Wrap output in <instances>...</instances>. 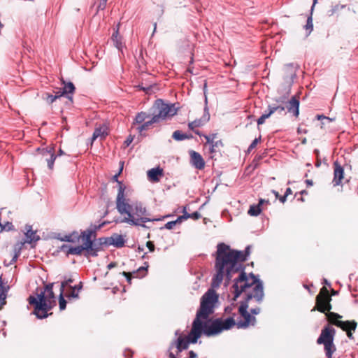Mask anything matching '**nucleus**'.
Masks as SVG:
<instances>
[{"label": "nucleus", "instance_id": "nucleus-12", "mask_svg": "<svg viewBox=\"0 0 358 358\" xmlns=\"http://www.w3.org/2000/svg\"><path fill=\"white\" fill-rule=\"evenodd\" d=\"M191 162L192 165L197 169H203L205 166V162L201 155L195 152H190Z\"/></svg>", "mask_w": 358, "mask_h": 358}, {"label": "nucleus", "instance_id": "nucleus-8", "mask_svg": "<svg viewBox=\"0 0 358 358\" xmlns=\"http://www.w3.org/2000/svg\"><path fill=\"white\" fill-rule=\"evenodd\" d=\"M330 301L329 291L325 287H322L316 298L317 310L322 313L329 311L331 308Z\"/></svg>", "mask_w": 358, "mask_h": 358}, {"label": "nucleus", "instance_id": "nucleus-32", "mask_svg": "<svg viewBox=\"0 0 358 358\" xmlns=\"http://www.w3.org/2000/svg\"><path fill=\"white\" fill-rule=\"evenodd\" d=\"M180 221H178V219L175 221H171V222H167L166 224H165V228L167 229H172L173 228V227L177 224V223H179Z\"/></svg>", "mask_w": 358, "mask_h": 358}, {"label": "nucleus", "instance_id": "nucleus-27", "mask_svg": "<svg viewBox=\"0 0 358 358\" xmlns=\"http://www.w3.org/2000/svg\"><path fill=\"white\" fill-rule=\"evenodd\" d=\"M173 138L177 141H181L186 138V136L180 131H175L173 134Z\"/></svg>", "mask_w": 358, "mask_h": 358}, {"label": "nucleus", "instance_id": "nucleus-7", "mask_svg": "<svg viewBox=\"0 0 358 358\" xmlns=\"http://www.w3.org/2000/svg\"><path fill=\"white\" fill-rule=\"evenodd\" d=\"M326 315L330 323L337 326L338 327H340L343 331H345L347 332V336L350 338H352V334L351 331H355L357 328V322L355 321H341L338 319L341 318L342 316L332 312L326 313Z\"/></svg>", "mask_w": 358, "mask_h": 358}, {"label": "nucleus", "instance_id": "nucleus-57", "mask_svg": "<svg viewBox=\"0 0 358 358\" xmlns=\"http://www.w3.org/2000/svg\"><path fill=\"white\" fill-rule=\"evenodd\" d=\"M103 3H106L108 0H101Z\"/></svg>", "mask_w": 358, "mask_h": 358}, {"label": "nucleus", "instance_id": "nucleus-6", "mask_svg": "<svg viewBox=\"0 0 358 358\" xmlns=\"http://www.w3.org/2000/svg\"><path fill=\"white\" fill-rule=\"evenodd\" d=\"M334 334L335 329L331 326H327L322 330L321 334L317 341L318 344H323L324 345L326 355L328 358L331 357L332 354L336 350L333 343Z\"/></svg>", "mask_w": 358, "mask_h": 358}, {"label": "nucleus", "instance_id": "nucleus-13", "mask_svg": "<svg viewBox=\"0 0 358 358\" xmlns=\"http://www.w3.org/2000/svg\"><path fill=\"white\" fill-rule=\"evenodd\" d=\"M147 176L150 181L154 182H159L163 176V170L159 167L151 169L148 171Z\"/></svg>", "mask_w": 358, "mask_h": 358}, {"label": "nucleus", "instance_id": "nucleus-53", "mask_svg": "<svg viewBox=\"0 0 358 358\" xmlns=\"http://www.w3.org/2000/svg\"><path fill=\"white\" fill-rule=\"evenodd\" d=\"M64 154V152L60 149L59 151V155H62Z\"/></svg>", "mask_w": 358, "mask_h": 358}, {"label": "nucleus", "instance_id": "nucleus-54", "mask_svg": "<svg viewBox=\"0 0 358 358\" xmlns=\"http://www.w3.org/2000/svg\"><path fill=\"white\" fill-rule=\"evenodd\" d=\"M324 124H326V122H322V125H321V128H322V129L323 128V125H324Z\"/></svg>", "mask_w": 358, "mask_h": 358}, {"label": "nucleus", "instance_id": "nucleus-9", "mask_svg": "<svg viewBox=\"0 0 358 358\" xmlns=\"http://www.w3.org/2000/svg\"><path fill=\"white\" fill-rule=\"evenodd\" d=\"M41 155V159L45 161L48 164V167L52 170L54 166V162L57 157L55 154V150L53 148H46L43 149H38Z\"/></svg>", "mask_w": 358, "mask_h": 358}, {"label": "nucleus", "instance_id": "nucleus-14", "mask_svg": "<svg viewBox=\"0 0 358 358\" xmlns=\"http://www.w3.org/2000/svg\"><path fill=\"white\" fill-rule=\"evenodd\" d=\"M334 185H339L341 182L342 179L343 178L344 171L341 165L338 164V162H334Z\"/></svg>", "mask_w": 358, "mask_h": 358}, {"label": "nucleus", "instance_id": "nucleus-19", "mask_svg": "<svg viewBox=\"0 0 358 358\" xmlns=\"http://www.w3.org/2000/svg\"><path fill=\"white\" fill-rule=\"evenodd\" d=\"M112 41L118 50H122V43L121 42V38L118 34V28L112 36Z\"/></svg>", "mask_w": 358, "mask_h": 358}, {"label": "nucleus", "instance_id": "nucleus-33", "mask_svg": "<svg viewBox=\"0 0 358 358\" xmlns=\"http://www.w3.org/2000/svg\"><path fill=\"white\" fill-rule=\"evenodd\" d=\"M204 138L206 140V143L210 145L215 142L214 139L215 138V134H213L212 136H204Z\"/></svg>", "mask_w": 358, "mask_h": 358}, {"label": "nucleus", "instance_id": "nucleus-40", "mask_svg": "<svg viewBox=\"0 0 358 358\" xmlns=\"http://www.w3.org/2000/svg\"><path fill=\"white\" fill-rule=\"evenodd\" d=\"M106 3H103V1H102L101 0L99 6H98V8L100 9V10H103L106 7Z\"/></svg>", "mask_w": 358, "mask_h": 358}, {"label": "nucleus", "instance_id": "nucleus-26", "mask_svg": "<svg viewBox=\"0 0 358 358\" xmlns=\"http://www.w3.org/2000/svg\"><path fill=\"white\" fill-rule=\"evenodd\" d=\"M62 96V94L58 92L55 95L47 94L46 101L49 103H53L57 99Z\"/></svg>", "mask_w": 358, "mask_h": 358}, {"label": "nucleus", "instance_id": "nucleus-59", "mask_svg": "<svg viewBox=\"0 0 358 358\" xmlns=\"http://www.w3.org/2000/svg\"><path fill=\"white\" fill-rule=\"evenodd\" d=\"M178 334H179V331H177L176 332V335H178Z\"/></svg>", "mask_w": 358, "mask_h": 358}, {"label": "nucleus", "instance_id": "nucleus-38", "mask_svg": "<svg viewBox=\"0 0 358 358\" xmlns=\"http://www.w3.org/2000/svg\"><path fill=\"white\" fill-rule=\"evenodd\" d=\"M133 141V137H131V136H129L127 140L124 141V145L126 146H129L131 142Z\"/></svg>", "mask_w": 358, "mask_h": 358}, {"label": "nucleus", "instance_id": "nucleus-31", "mask_svg": "<svg viewBox=\"0 0 358 358\" xmlns=\"http://www.w3.org/2000/svg\"><path fill=\"white\" fill-rule=\"evenodd\" d=\"M72 282L73 279L71 278H69L68 280L63 281L61 284L60 291H62V292H64L65 287L69 286V284L71 283Z\"/></svg>", "mask_w": 358, "mask_h": 358}, {"label": "nucleus", "instance_id": "nucleus-21", "mask_svg": "<svg viewBox=\"0 0 358 358\" xmlns=\"http://www.w3.org/2000/svg\"><path fill=\"white\" fill-rule=\"evenodd\" d=\"M75 90V87L72 83H68L66 84L63 88V91L62 92H59V94L62 96L67 94H72Z\"/></svg>", "mask_w": 358, "mask_h": 358}, {"label": "nucleus", "instance_id": "nucleus-18", "mask_svg": "<svg viewBox=\"0 0 358 358\" xmlns=\"http://www.w3.org/2000/svg\"><path fill=\"white\" fill-rule=\"evenodd\" d=\"M150 119L151 118H150V115H148L145 112H141V113H138L137 115L136 116V118H135L134 122V124H141L143 122H145L148 120H150Z\"/></svg>", "mask_w": 358, "mask_h": 358}, {"label": "nucleus", "instance_id": "nucleus-30", "mask_svg": "<svg viewBox=\"0 0 358 358\" xmlns=\"http://www.w3.org/2000/svg\"><path fill=\"white\" fill-rule=\"evenodd\" d=\"M260 141L261 136H259V138H256L249 146L248 151L250 152L252 149H254L257 146V145L260 142Z\"/></svg>", "mask_w": 358, "mask_h": 358}, {"label": "nucleus", "instance_id": "nucleus-5", "mask_svg": "<svg viewBox=\"0 0 358 358\" xmlns=\"http://www.w3.org/2000/svg\"><path fill=\"white\" fill-rule=\"evenodd\" d=\"M176 108L173 105H169L164 103L162 100H157L154 105V111L151 119L138 126L136 129L141 133L143 131L148 129L153 123L172 117L176 114Z\"/></svg>", "mask_w": 358, "mask_h": 358}, {"label": "nucleus", "instance_id": "nucleus-15", "mask_svg": "<svg viewBox=\"0 0 358 358\" xmlns=\"http://www.w3.org/2000/svg\"><path fill=\"white\" fill-rule=\"evenodd\" d=\"M287 110L289 113H292L296 117L299 114V101L296 96H293L289 101Z\"/></svg>", "mask_w": 358, "mask_h": 358}, {"label": "nucleus", "instance_id": "nucleus-16", "mask_svg": "<svg viewBox=\"0 0 358 358\" xmlns=\"http://www.w3.org/2000/svg\"><path fill=\"white\" fill-rule=\"evenodd\" d=\"M108 135V127L106 125L103 124L99 127L95 129L93 136L92 141L96 140L99 138L101 140L104 138L106 136Z\"/></svg>", "mask_w": 358, "mask_h": 358}, {"label": "nucleus", "instance_id": "nucleus-23", "mask_svg": "<svg viewBox=\"0 0 358 358\" xmlns=\"http://www.w3.org/2000/svg\"><path fill=\"white\" fill-rule=\"evenodd\" d=\"M0 227L1 228V230L4 231H10L13 229V225L11 222L8 221H3L1 220V217H0Z\"/></svg>", "mask_w": 358, "mask_h": 358}, {"label": "nucleus", "instance_id": "nucleus-42", "mask_svg": "<svg viewBox=\"0 0 358 358\" xmlns=\"http://www.w3.org/2000/svg\"><path fill=\"white\" fill-rule=\"evenodd\" d=\"M251 312H252V313H253L255 315H257L259 313L260 309L259 308H254V309L251 310Z\"/></svg>", "mask_w": 358, "mask_h": 358}, {"label": "nucleus", "instance_id": "nucleus-29", "mask_svg": "<svg viewBox=\"0 0 358 358\" xmlns=\"http://www.w3.org/2000/svg\"><path fill=\"white\" fill-rule=\"evenodd\" d=\"M77 287L70 286V289H71L70 293L68 294L69 297L72 298H78V292L76 290Z\"/></svg>", "mask_w": 358, "mask_h": 358}, {"label": "nucleus", "instance_id": "nucleus-41", "mask_svg": "<svg viewBox=\"0 0 358 358\" xmlns=\"http://www.w3.org/2000/svg\"><path fill=\"white\" fill-rule=\"evenodd\" d=\"M298 134H306L308 132L307 129H302L301 127H299L297 129Z\"/></svg>", "mask_w": 358, "mask_h": 358}, {"label": "nucleus", "instance_id": "nucleus-49", "mask_svg": "<svg viewBox=\"0 0 358 358\" xmlns=\"http://www.w3.org/2000/svg\"><path fill=\"white\" fill-rule=\"evenodd\" d=\"M317 0H313V4L311 8V11H313V8H314L315 5L317 3Z\"/></svg>", "mask_w": 358, "mask_h": 358}, {"label": "nucleus", "instance_id": "nucleus-24", "mask_svg": "<svg viewBox=\"0 0 358 358\" xmlns=\"http://www.w3.org/2000/svg\"><path fill=\"white\" fill-rule=\"evenodd\" d=\"M63 293L64 292H62V291H60L59 299V309L61 310H64L66 308V301L63 296Z\"/></svg>", "mask_w": 358, "mask_h": 358}, {"label": "nucleus", "instance_id": "nucleus-34", "mask_svg": "<svg viewBox=\"0 0 358 358\" xmlns=\"http://www.w3.org/2000/svg\"><path fill=\"white\" fill-rule=\"evenodd\" d=\"M316 118H317V120H325V121H327V122H332V121H333V119L329 118V117H326V116H324V115H317L316 116Z\"/></svg>", "mask_w": 358, "mask_h": 358}, {"label": "nucleus", "instance_id": "nucleus-46", "mask_svg": "<svg viewBox=\"0 0 358 358\" xmlns=\"http://www.w3.org/2000/svg\"><path fill=\"white\" fill-rule=\"evenodd\" d=\"M286 198L287 196H285V195H284L283 196H280L279 198L280 201L282 202V203H285V201H286Z\"/></svg>", "mask_w": 358, "mask_h": 358}, {"label": "nucleus", "instance_id": "nucleus-35", "mask_svg": "<svg viewBox=\"0 0 358 358\" xmlns=\"http://www.w3.org/2000/svg\"><path fill=\"white\" fill-rule=\"evenodd\" d=\"M190 217H191L190 214L185 212L183 215L178 217V221H180V222H181L182 220H186V219L190 218Z\"/></svg>", "mask_w": 358, "mask_h": 358}, {"label": "nucleus", "instance_id": "nucleus-43", "mask_svg": "<svg viewBox=\"0 0 358 358\" xmlns=\"http://www.w3.org/2000/svg\"><path fill=\"white\" fill-rule=\"evenodd\" d=\"M189 358H196V354L195 352H194L193 351H190L189 352Z\"/></svg>", "mask_w": 358, "mask_h": 358}, {"label": "nucleus", "instance_id": "nucleus-1", "mask_svg": "<svg viewBox=\"0 0 358 358\" xmlns=\"http://www.w3.org/2000/svg\"><path fill=\"white\" fill-rule=\"evenodd\" d=\"M245 259L243 252L233 250L224 243L218 244L215 261L216 273L212 280V287L217 288L220 285L224 277L229 280L233 273L239 272L231 289V292L234 295L231 300L236 301L241 294L245 295L246 301L243 302L238 308L240 315L244 320L236 323L231 317L224 320H215L213 322L208 320L218 299L215 291L209 289L201 298L200 309L197 312L189 334L185 338L179 336L176 342L171 345L170 350L175 346L178 352H180L188 348L189 343H196L202 333L210 336L218 334L223 330H228L234 325L239 329L255 324V317L247 312L248 301L252 299H255L257 301H261L264 296L263 286L252 273L247 274L243 271L242 262Z\"/></svg>", "mask_w": 358, "mask_h": 358}, {"label": "nucleus", "instance_id": "nucleus-11", "mask_svg": "<svg viewBox=\"0 0 358 358\" xmlns=\"http://www.w3.org/2000/svg\"><path fill=\"white\" fill-rule=\"evenodd\" d=\"M268 112L267 113L263 114L258 120H257V124L259 125L262 124L264 123L265 120L268 118L272 114H273L275 112H278L279 113H282L285 110V107L280 105L275 106V105H269L268 106Z\"/></svg>", "mask_w": 358, "mask_h": 358}, {"label": "nucleus", "instance_id": "nucleus-17", "mask_svg": "<svg viewBox=\"0 0 358 358\" xmlns=\"http://www.w3.org/2000/svg\"><path fill=\"white\" fill-rule=\"evenodd\" d=\"M8 290V287L6 286L3 284L1 281H0V310L2 309L3 306L6 304L7 292Z\"/></svg>", "mask_w": 358, "mask_h": 358}, {"label": "nucleus", "instance_id": "nucleus-22", "mask_svg": "<svg viewBox=\"0 0 358 358\" xmlns=\"http://www.w3.org/2000/svg\"><path fill=\"white\" fill-rule=\"evenodd\" d=\"M27 242L31 243L36 241L38 239V236L36 234V232L32 231L31 229H27L26 234Z\"/></svg>", "mask_w": 358, "mask_h": 358}, {"label": "nucleus", "instance_id": "nucleus-39", "mask_svg": "<svg viewBox=\"0 0 358 358\" xmlns=\"http://www.w3.org/2000/svg\"><path fill=\"white\" fill-rule=\"evenodd\" d=\"M122 274L127 278V281L130 283L131 280V274L130 273H127V272H123Z\"/></svg>", "mask_w": 358, "mask_h": 358}, {"label": "nucleus", "instance_id": "nucleus-50", "mask_svg": "<svg viewBox=\"0 0 358 358\" xmlns=\"http://www.w3.org/2000/svg\"><path fill=\"white\" fill-rule=\"evenodd\" d=\"M18 254L15 253L13 257V261H15L17 259Z\"/></svg>", "mask_w": 358, "mask_h": 358}, {"label": "nucleus", "instance_id": "nucleus-2", "mask_svg": "<svg viewBox=\"0 0 358 358\" xmlns=\"http://www.w3.org/2000/svg\"><path fill=\"white\" fill-rule=\"evenodd\" d=\"M94 234L92 231L87 230L83 231L80 236L75 234L66 236L65 241L69 242H74L77 238L78 242L80 243L77 246H69L66 252L68 255H80L85 252V255L95 257L97 252L101 249L103 244L113 245L116 248H122L125 243V236L114 234L111 236L106 238H100L98 241H93L94 238Z\"/></svg>", "mask_w": 358, "mask_h": 358}, {"label": "nucleus", "instance_id": "nucleus-58", "mask_svg": "<svg viewBox=\"0 0 358 358\" xmlns=\"http://www.w3.org/2000/svg\"><path fill=\"white\" fill-rule=\"evenodd\" d=\"M334 10H335L334 9L331 10V15H332L334 13Z\"/></svg>", "mask_w": 358, "mask_h": 358}, {"label": "nucleus", "instance_id": "nucleus-25", "mask_svg": "<svg viewBox=\"0 0 358 358\" xmlns=\"http://www.w3.org/2000/svg\"><path fill=\"white\" fill-rule=\"evenodd\" d=\"M313 28L312 16L308 17L307 23L305 25V29L308 31V35L310 34Z\"/></svg>", "mask_w": 358, "mask_h": 358}, {"label": "nucleus", "instance_id": "nucleus-48", "mask_svg": "<svg viewBox=\"0 0 358 358\" xmlns=\"http://www.w3.org/2000/svg\"><path fill=\"white\" fill-rule=\"evenodd\" d=\"M75 287H77L76 290L79 292V291L82 289V283L80 282L78 285H76Z\"/></svg>", "mask_w": 358, "mask_h": 358}, {"label": "nucleus", "instance_id": "nucleus-47", "mask_svg": "<svg viewBox=\"0 0 358 358\" xmlns=\"http://www.w3.org/2000/svg\"><path fill=\"white\" fill-rule=\"evenodd\" d=\"M169 358H176L174 354L171 352V350L169 349Z\"/></svg>", "mask_w": 358, "mask_h": 358}, {"label": "nucleus", "instance_id": "nucleus-44", "mask_svg": "<svg viewBox=\"0 0 358 358\" xmlns=\"http://www.w3.org/2000/svg\"><path fill=\"white\" fill-rule=\"evenodd\" d=\"M292 194V189L289 187L286 189V192H285V196H287L288 195L291 194Z\"/></svg>", "mask_w": 358, "mask_h": 358}, {"label": "nucleus", "instance_id": "nucleus-10", "mask_svg": "<svg viewBox=\"0 0 358 358\" xmlns=\"http://www.w3.org/2000/svg\"><path fill=\"white\" fill-rule=\"evenodd\" d=\"M206 84L204 85V95H205V103H206V106L204 108V114L201 119L196 120L189 123V128L192 130H194V129L203 126L210 119V115L208 113V108L206 106L208 99H207V96L206 94Z\"/></svg>", "mask_w": 358, "mask_h": 358}, {"label": "nucleus", "instance_id": "nucleus-51", "mask_svg": "<svg viewBox=\"0 0 358 358\" xmlns=\"http://www.w3.org/2000/svg\"><path fill=\"white\" fill-rule=\"evenodd\" d=\"M306 141H307L306 138H303V139H302L301 143H302L303 144H306Z\"/></svg>", "mask_w": 358, "mask_h": 358}, {"label": "nucleus", "instance_id": "nucleus-28", "mask_svg": "<svg viewBox=\"0 0 358 358\" xmlns=\"http://www.w3.org/2000/svg\"><path fill=\"white\" fill-rule=\"evenodd\" d=\"M222 145L221 141H217L213 142V143H211L210 145L209 150L211 153H214L216 152V148H218L220 145Z\"/></svg>", "mask_w": 358, "mask_h": 358}, {"label": "nucleus", "instance_id": "nucleus-3", "mask_svg": "<svg viewBox=\"0 0 358 358\" xmlns=\"http://www.w3.org/2000/svg\"><path fill=\"white\" fill-rule=\"evenodd\" d=\"M116 208L118 213L123 216L121 222L133 226L145 225L148 222L159 221L160 218H150L143 204L138 201H131L124 195V188L120 185L116 198Z\"/></svg>", "mask_w": 358, "mask_h": 358}, {"label": "nucleus", "instance_id": "nucleus-56", "mask_svg": "<svg viewBox=\"0 0 358 358\" xmlns=\"http://www.w3.org/2000/svg\"><path fill=\"white\" fill-rule=\"evenodd\" d=\"M145 270V268L144 267H141L138 269V271H144Z\"/></svg>", "mask_w": 358, "mask_h": 358}, {"label": "nucleus", "instance_id": "nucleus-36", "mask_svg": "<svg viewBox=\"0 0 358 358\" xmlns=\"http://www.w3.org/2000/svg\"><path fill=\"white\" fill-rule=\"evenodd\" d=\"M146 245H147V247L148 248V249H149V250H150V252H153V251H154V250H155V245H154V244H153V243H152V242H151V241H148V242H147V243H146Z\"/></svg>", "mask_w": 358, "mask_h": 358}, {"label": "nucleus", "instance_id": "nucleus-4", "mask_svg": "<svg viewBox=\"0 0 358 358\" xmlns=\"http://www.w3.org/2000/svg\"><path fill=\"white\" fill-rule=\"evenodd\" d=\"M52 287L53 284H49L36 297L31 296L29 298V303L35 306L34 314L38 318L46 317L48 310L55 303Z\"/></svg>", "mask_w": 358, "mask_h": 358}, {"label": "nucleus", "instance_id": "nucleus-45", "mask_svg": "<svg viewBox=\"0 0 358 358\" xmlns=\"http://www.w3.org/2000/svg\"><path fill=\"white\" fill-rule=\"evenodd\" d=\"M306 183L308 186H312L313 185V182L311 180H306Z\"/></svg>", "mask_w": 358, "mask_h": 358}, {"label": "nucleus", "instance_id": "nucleus-20", "mask_svg": "<svg viewBox=\"0 0 358 358\" xmlns=\"http://www.w3.org/2000/svg\"><path fill=\"white\" fill-rule=\"evenodd\" d=\"M262 200L259 201V205L257 206H251L248 210V214L251 216H257L260 214L262 210L260 208L259 205L262 203Z\"/></svg>", "mask_w": 358, "mask_h": 358}, {"label": "nucleus", "instance_id": "nucleus-55", "mask_svg": "<svg viewBox=\"0 0 358 358\" xmlns=\"http://www.w3.org/2000/svg\"><path fill=\"white\" fill-rule=\"evenodd\" d=\"M113 266H114V265H113V264H110L108 265V267H109V268H112V267H113Z\"/></svg>", "mask_w": 358, "mask_h": 358}, {"label": "nucleus", "instance_id": "nucleus-52", "mask_svg": "<svg viewBox=\"0 0 358 358\" xmlns=\"http://www.w3.org/2000/svg\"><path fill=\"white\" fill-rule=\"evenodd\" d=\"M273 193L275 194V196L276 197H279V194L278 192H275V191H273Z\"/></svg>", "mask_w": 358, "mask_h": 358}, {"label": "nucleus", "instance_id": "nucleus-37", "mask_svg": "<svg viewBox=\"0 0 358 358\" xmlns=\"http://www.w3.org/2000/svg\"><path fill=\"white\" fill-rule=\"evenodd\" d=\"M191 217L190 218H193L194 220H197L200 218L201 215L198 212H194L192 214H190Z\"/></svg>", "mask_w": 358, "mask_h": 358}]
</instances>
